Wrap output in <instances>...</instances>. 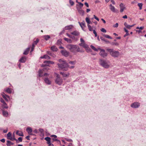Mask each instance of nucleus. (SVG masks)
Returning a JSON list of instances; mask_svg holds the SVG:
<instances>
[{"mask_svg":"<svg viewBox=\"0 0 146 146\" xmlns=\"http://www.w3.org/2000/svg\"><path fill=\"white\" fill-rule=\"evenodd\" d=\"M60 63L57 64L58 68L60 70L63 71H67L68 69L69 65L66 61L62 59L58 60Z\"/></svg>","mask_w":146,"mask_h":146,"instance_id":"nucleus-1","label":"nucleus"},{"mask_svg":"<svg viewBox=\"0 0 146 146\" xmlns=\"http://www.w3.org/2000/svg\"><path fill=\"white\" fill-rule=\"evenodd\" d=\"M66 48L69 49L70 51L76 54L77 52H82V50L80 49L79 47L76 45L68 44L66 46Z\"/></svg>","mask_w":146,"mask_h":146,"instance_id":"nucleus-2","label":"nucleus"},{"mask_svg":"<svg viewBox=\"0 0 146 146\" xmlns=\"http://www.w3.org/2000/svg\"><path fill=\"white\" fill-rule=\"evenodd\" d=\"M99 62L100 65L104 68H108L109 67V65L107 62L103 59L100 58Z\"/></svg>","mask_w":146,"mask_h":146,"instance_id":"nucleus-3","label":"nucleus"},{"mask_svg":"<svg viewBox=\"0 0 146 146\" xmlns=\"http://www.w3.org/2000/svg\"><path fill=\"white\" fill-rule=\"evenodd\" d=\"M110 54L113 57L117 58L119 56L120 53L117 51H115L112 49H110Z\"/></svg>","mask_w":146,"mask_h":146,"instance_id":"nucleus-4","label":"nucleus"},{"mask_svg":"<svg viewBox=\"0 0 146 146\" xmlns=\"http://www.w3.org/2000/svg\"><path fill=\"white\" fill-rule=\"evenodd\" d=\"M80 41L81 42V43L79 44V46L82 47L86 49H87L89 48L88 46L87 45V44H86L84 40L82 38H81L80 39Z\"/></svg>","mask_w":146,"mask_h":146,"instance_id":"nucleus-5","label":"nucleus"},{"mask_svg":"<svg viewBox=\"0 0 146 146\" xmlns=\"http://www.w3.org/2000/svg\"><path fill=\"white\" fill-rule=\"evenodd\" d=\"M55 82L59 85H61L62 83V79L61 78L58 74L56 76Z\"/></svg>","mask_w":146,"mask_h":146,"instance_id":"nucleus-6","label":"nucleus"},{"mask_svg":"<svg viewBox=\"0 0 146 146\" xmlns=\"http://www.w3.org/2000/svg\"><path fill=\"white\" fill-rule=\"evenodd\" d=\"M49 69L48 67H45L42 69H40L38 71V76L40 77L43 76V72H44L47 71Z\"/></svg>","mask_w":146,"mask_h":146,"instance_id":"nucleus-7","label":"nucleus"},{"mask_svg":"<svg viewBox=\"0 0 146 146\" xmlns=\"http://www.w3.org/2000/svg\"><path fill=\"white\" fill-rule=\"evenodd\" d=\"M98 49L100 50L99 54L102 57L105 58L107 56V54L105 52V50L100 48H98Z\"/></svg>","mask_w":146,"mask_h":146,"instance_id":"nucleus-8","label":"nucleus"},{"mask_svg":"<svg viewBox=\"0 0 146 146\" xmlns=\"http://www.w3.org/2000/svg\"><path fill=\"white\" fill-rule=\"evenodd\" d=\"M140 106L138 102H134L131 105V106L133 108H138Z\"/></svg>","mask_w":146,"mask_h":146,"instance_id":"nucleus-9","label":"nucleus"},{"mask_svg":"<svg viewBox=\"0 0 146 146\" xmlns=\"http://www.w3.org/2000/svg\"><path fill=\"white\" fill-rule=\"evenodd\" d=\"M110 9L113 12L115 13H118V10L115 9L114 6H112L111 4H110Z\"/></svg>","mask_w":146,"mask_h":146,"instance_id":"nucleus-10","label":"nucleus"},{"mask_svg":"<svg viewBox=\"0 0 146 146\" xmlns=\"http://www.w3.org/2000/svg\"><path fill=\"white\" fill-rule=\"evenodd\" d=\"M60 52L62 55L66 57H67L69 54V52L66 50H61Z\"/></svg>","mask_w":146,"mask_h":146,"instance_id":"nucleus-11","label":"nucleus"},{"mask_svg":"<svg viewBox=\"0 0 146 146\" xmlns=\"http://www.w3.org/2000/svg\"><path fill=\"white\" fill-rule=\"evenodd\" d=\"M119 7L120 9V12L121 13L122 12L124 9L125 8V5L123 3H121L119 5Z\"/></svg>","mask_w":146,"mask_h":146,"instance_id":"nucleus-12","label":"nucleus"},{"mask_svg":"<svg viewBox=\"0 0 146 146\" xmlns=\"http://www.w3.org/2000/svg\"><path fill=\"white\" fill-rule=\"evenodd\" d=\"M1 95L6 101H8L9 97L8 96L6 95L4 93H2L1 94Z\"/></svg>","mask_w":146,"mask_h":146,"instance_id":"nucleus-13","label":"nucleus"},{"mask_svg":"<svg viewBox=\"0 0 146 146\" xmlns=\"http://www.w3.org/2000/svg\"><path fill=\"white\" fill-rule=\"evenodd\" d=\"M44 81L45 83L48 85H50L51 84V81L48 78H45L44 79Z\"/></svg>","mask_w":146,"mask_h":146,"instance_id":"nucleus-14","label":"nucleus"},{"mask_svg":"<svg viewBox=\"0 0 146 146\" xmlns=\"http://www.w3.org/2000/svg\"><path fill=\"white\" fill-rule=\"evenodd\" d=\"M81 9L82 8H77V9L78 12L81 15L83 16L84 14V11L83 10H82Z\"/></svg>","mask_w":146,"mask_h":146,"instance_id":"nucleus-15","label":"nucleus"},{"mask_svg":"<svg viewBox=\"0 0 146 146\" xmlns=\"http://www.w3.org/2000/svg\"><path fill=\"white\" fill-rule=\"evenodd\" d=\"M26 131L29 135H32V134L31 133L32 132V130L31 127H28L26 129Z\"/></svg>","mask_w":146,"mask_h":146,"instance_id":"nucleus-16","label":"nucleus"},{"mask_svg":"<svg viewBox=\"0 0 146 146\" xmlns=\"http://www.w3.org/2000/svg\"><path fill=\"white\" fill-rule=\"evenodd\" d=\"M78 4H79L76 5V9H77V8H82V7L83 6V4L80 2L78 3Z\"/></svg>","mask_w":146,"mask_h":146,"instance_id":"nucleus-17","label":"nucleus"},{"mask_svg":"<svg viewBox=\"0 0 146 146\" xmlns=\"http://www.w3.org/2000/svg\"><path fill=\"white\" fill-rule=\"evenodd\" d=\"M73 26L72 25H69L68 26H67L65 27V30H68L71 29L73 28Z\"/></svg>","mask_w":146,"mask_h":146,"instance_id":"nucleus-18","label":"nucleus"},{"mask_svg":"<svg viewBox=\"0 0 146 146\" xmlns=\"http://www.w3.org/2000/svg\"><path fill=\"white\" fill-rule=\"evenodd\" d=\"M26 60V58L25 57V56H23L20 58L19 61L21 62L24 63L25 62Z\"/></svg>","mask_w":146,"mask_h":146,"instance_id":"nucleus-19","label":"nucleus"},{"mask_svg":"<svg viewBox=\"0 0 146 146\" xmlns=\"http://www.w3.org/2000/svg\"><path fill=\"white\" fill-rule=\"evenodd\" d=\"M16 133L17 135L19 136H23L24 135L23 132L21 131H17Z\"/></svg>","mask_w":146,"mask_h":146,"instance_id":"nucleus-20","label":"nucleus"},{"mask_svg":"<svg viewBox=\"0 0 146 146\" xmlns=\"http://www.w3.org/2000/svg\"><path fill=\"white\" fill-rule=\"evenodd\" d=\"M44 63L45 64H54V62L53 61L50 60H46L44 62Z\"/></svg>","mask_w":146,"mask_h":146,"instance_id":"nucleus-21","label":"nucleus"},{"mask_svg":"<svg viewBox=\"0 0 146 146\" xmlns=\"http://www.w3.org/2000/svg\"><path fill=\"white\" fill-rule=\"evenodd\" d=\"M71 34L75 36H78L80 34L79 33L76 31H75L71 33Z\"/></svg>","mask_w":146,"mask_h":146,"instance_id":"nucleus-22","label":"nucleus"},{"mask_svg":"<svg viewBox=\"0 0 146 146\" xmlns=\"http://www.w3.org/2000/svg\"><path fill=\"white\" fill-rule=\"evenodd\" d=\"M124 25L125 27H126L127 28L129 29H130L131 27H132L133 26H134V25H128L126 22L124 23Z\"/></svg>","mask_w":146,"mask_h":146,"instance_id":"nucleus-23","label":"nucleus"},{"mask_svg":"<svg viewBox=\"0 0 146 146\" xmlns=\"http://www.w3.org/2000/svg\"><path fill=\"white\" fill-rule=\"evenodd\" d=\"M40 58H45L47 59H50V57L47 55H45L43 56H41Z\"/></svg>","mask_w":146,"mask_h":146,"instance_id":"nucleus-24","label":"nucleus"},{"mask_svg":"<svg viewBox=\"0 0 146 146\" xmlns=\"http://www.w3.org/2000/svg\"><path fill=\"white\" fill-rule=\"evenodd\" d=\"M51 50L53 51H57L58 50V49L55 46H53L51 47Z\"/></svg>","mask_w":146,"mask_h":146,"instance_id":"nucleus-25","label":"nucleus"},{"mask_svg":"<svg viewBox=\"0 0 146 146\" xmlns=\"http://www.w3.org/2000/svg\"><path fill=\"white\" fill-rule=\"evenodd\" d=\"M30 50V48H27L23 52V54L24 55H27L28 54Z\"/></svg>","mask_w":146,"mask_h":146,"instance_id":"nucleus-26","label":"nucleus"},{"mask_svg":"<svg viewBox=\"0 0 146 146\" xmlns=\"http://www.w3.org/2000/svg\"><path fill=\"white\" fill-rule=\"evenodd\" d=\"M14 143L9 141L7 140V143L6 144L7 146H11V145H13Z\"/></svg>","mask_w":146,"mask_h":146,"instance_id":"nucleus-27","label":"nucleus"},{"mask_svg":"<svg viewBox=\"0 0 146 146\" xmlns=\"http://www.w3.org/2000/svg\"><path fill=\"white\" fill-rule=\"evenodd\" d=\"M79 24L80 25L81 28L83 29V27L85 26V22L84 21H83V22L81 23H80L79 22Z\"/></svg>","mask_w":146,"mask_h":146,"instance_id":"nucleus-28","label":"nucleus"},{"mask_svg":"<svg viewBox=\"0 0 146 146\" xmlns=\"http://www.w3.org/2000/svg\"><path fill=\"white\" fill-rule=\"evenodd\" d=\"M47 53L48 55L53 57H54L55 56V55L54 54H53V53H52L50 51H47Z\"/></svg>","mask_w":146,"mask_h":146,"instance_id":"nucleus-29","label":"nucleus"},{"mask_svg":"<svg viewBox=\"0 0 146 146\" xmlns=\"http://www.w3.org/2000/svg\"><path fill=\"white\" fill-rule=\"evenodd\" d=\"M76 60H74V61H70L68 63L72 65H74L76 63Z\"/></svg>","mask_w":146,"mask_h":146,"instance_id":"nucleus-30","label":"nucleus"},{"mask_svg":"<svg viewBox=\"0 0 146 146\" xmlns=\"http://www.w3.org/2000/svg\"><path fill=\"white\" fill-rule=\"evenodd\" d=\"M3 114L4 116L7 117L8 115V113L6 111H3Z\"/></svg>","mask_w":146,"mask_h":146,"instance_id":"nucleus-31","label":"nucleus"},{"mask_svg":"<svg viewBox=\"0 0 146 146\" xmlns=\"http://www.w3.org/2000/svg\"><path fill=\"white\" fill-rule=\"evenodd\" d=\"M64 39L65 41L67 42H69L70 43L72 42V40L70 39H69V38H64Z\"/></svg>","mask_w":146,"mask_h":146,"instance_id":"nucleus-32","label":"nucleus"},{"mask_svg":"<svg viewBox=\"0 0 146 146\" xmlns=\"http://www.w3.org/2000/svg\"><path fill=\"white\" fill-rule=\"evenodd\" d=\"M86 22L87 23L88 25H89V24L92 23L91 22L89 18L88 17H86Z\"/></svg>","mask_w":146,"mask_h":146,"instance_id":"nucleus-33","label":"nucleus"},{"mask_svg":"<svg viewBox=\"0 0 146 146\" xmlns=\"http://www.w3.org/2000/svg\"><path fill=\"white\" fill-rule=\"evenodd\" d=\"M5 90L7 93H11V89L9 88H8L6 89H5Z\"/></svg>","mask_w":146,"mask_h":146,"instance_id":"nucleus-34","label":"nucleus"},{"mask_svg":"<svg viewBox=\"0 0 146 146\" xmlns=\"http://www.w3.org/2000/svg\"><path fill=\"white\" fill-rule=\"evenodd\" d=\"M90 47L92 49H93L94 50L96 51H98V50H99L98 48L97 49L94 46H93L92 45H91L90 46Z\"/></svg>","mask_w":146,"mask_h":146,"instance_id":"nucleus-35","label":"nucleus"},{"mask_svg":"<svg viewBox=\"0 0 146 146\" xmlns=\"http://www.w3.org/2000/svg\"><path fill=\"white\" fill-rule=\"evenodd\" d=\"M88 27L89 31H93V28L89 25H88Z\"/></svg>","mask_w":146,"mask_h":146,"instance_id":"nucleus-36","label":"nucleus"},{"mask_svg":"<svg viewBox=\"0 0 146 146\" xmlns=\"http://www.w3.org/2000/svg\"><path fill=\"white\" fill-rule=\"evenodd\" d=\"M60 74H62L63 77H66L68 76L67 74H65L63 72H60Z\"/></svg>","mask_w":146,"mask_h":146,"instance_id":"nucleus-37","label":"nucleus"},{"mask_svg":"<svg viewBox=\"0 0 146 146\" xmlns=\"http://www.w3.org/2000/svg\"><path fill=\"white\" fill-rule=\"evenodd\" d=\"M111 44L112 45H115L116 46H118L119 45V43L117 42H112L111 43Z\"/></svg>","mask_w":146,"mask_h":146,"instance_id":"nucleus-38","label":"nucleus"},{"mask_svg":"<svg viewBox=\"0 0 146 146\" xmlns=\"http://www.w3.org/2000/svg\"><path fill=\"white\" fill-rule=\"evenodd\" d=\"M8 139H10L12 141H13V140H16V142L17 143H18V140L17 139H16L14 137L13 138H12L11 137V138H8Z\"/></svg>","mask_w":146,"mask_h":146,"instance_id":"nucleus-39","label":"nucleus"},{"mask_svg":"<svg viewBox=\"0 0 146 146\" xmlns=\"http://www.w3.org/2000/svg\"><path fill=\"white\" fill-rule=\"evenodd\" d=\"M44 37L45 39L46 40H48L50 38V36L48 35L44 36Z\"/></svg>","mask_w":146,"mask_h":146,"instance_id":"nucleus-40","label":"nucleus"},{"mask_svg":"<svg viewBox=\"0 0 146 146\" xmlns=\"http://www.w3.org/2000/svg\"><path fill=\"white\" fill-rule=\"evenodd\" d=\"M143 4L142 3H139L138 4V6L139 7V9L141 10L142 8Z\"/></svg>","mask_w":146,"mask_h":146,"instance_id":"nucleus-41","label":"nucleus"},{"mask_svg":"<svg viewBox=\"0 0 146 146\" xmlns=\"http://www.w3.org/2000/svg\"><path fill=\"white\" fill-rule=\"evenodd\" d=\"M11 133L10 132H9L7 134V137L8 138H8H11Z\"/></svg>","mask_w":146,"mask_h":146,"instance_id":"nucleus-42","label":"nucleus"},{"mask_svg":"<svg viewBox=\"0 0 146 146\" xmlns=\"http://www.w3.org/2000/svg\"><path fill=\"white\" fill-rule=\"evenodd\" d=\"M44 139L46 140V141H49L51 139L50 137H46L44 138Z\"/></svg>","mask_w":146,"mask_h":146,"instance_id":"nucleus-43","label":"nucleus"},{"mask_svg":"<svg viewBox=\"0 0 146 146\" xmlns=\"http://www.w3.org/2000/svg\"><path fill=\"white\" fill-rule=\"evenodd\" d=\"M66 35H67L69 37H70V38H72V39H73L74 38V36H72L70 35L69 34H68V33H66Z\"/></svg>","mask_w":146,"mask_h":146,"instance_id":"nucleus-44","label":"nucleus"},{"mask_svg":"<svg viewBox=\"0 0 146 146\" xmlns=\"http://www.w3.org/2000/svg\"><path fill=\"white\" fill-rule=\"evenodd\" d=\"M69 3L71 6H73L74 5V2L71 0H69Z\"/></svg>","mask_w":146,"mask_h":146,"instance_id":"nucleus-45","label":"nucleus"},{"mask_svg":"<svg viewBox=\"0 0 146 146\" xmlns=\"http://www.w3.org/2000/svg\"><path fill=\"white\" fill-rule=\"evenodd\" d=\"M100 30L101 31L105 33L106 32V31L105 29L102 28Z\"/></svg>","mask_w":146,"mask_h":146,"instance_id":"nucleus-46","label":"nucleus"},{"mask_svg":"<svg viewBox=\"0 0 146 146\" xmlns=\"http://www.w3.org/2000/svg\"><path fill=\"white\" fill-rule=\"evenodd\" d=\"M61 43V40L60 39H58L57 40V41L56 42V44H60Z\"/></svg>","mask_w":146,"mask_h":146,"instance_id":"nucleus-47","label":"nucleus"},{"mask_svg":"<svg viewBox=\"0 0 146 146\" xmlns=\"http://www.w3.org/2000/svg\"><path fill=\"white\" fill-rule=\"evenodd\" d=\"M0 101L1 102L3 103V104H5V105L6 104V103L5 102L3 99L2 98H1Z\"/></svg>","mask_w":146,"mask_h":146,"instance_id":"nucleus-48","label":"nucleus"},{"mask_svg":"<svg viewBox=\"0 0 146 146\" xmlns=\"http://www.w3.org/2000/svg\"><path fill=\"white\" fill-rule=\"evenodd\" d=\"M118 23H116L115 25H114L113 26V27L114 28H117L118 27Z\"/></svg>","mask_w":146,"mask_h":146,"instance_id":"nucleus-49","label":"nucleus"},{"mask_svg":"<svg viewBox=\"0 0 146 146\" xmlns=\"http://www.w3.org/2000/svg\"><path fill=\"white\" fill-rule=\"evenodd\" d=\"M38 41H39L38 39H37L36 41H34V42L33 43H34V44H35V45H36L37 44L38 42Z\"/></svg>","mask_w":146,"mask_h":146,"instance_id":"nucleus-50","label":"nucleus"},{"mask_svg":"<svg viewBox=\"0 0 146 146\" xmlns=\"http://www.w3.org/2000/svg\"><path fill=\"white\" fill-rule=\"evenodd\" d=\"M65 139L66 141H69V142H72V140L70 139H69L67 138H65Z\"/></svg>","mask_w":146,"mask_h":146,"instance_id":"nucleus-51","label":"nucleus"},{"mask_svg":"<svg viewBox=\"0 0 146 146\" xmlns=\"http://www.w3.org/2000/svg\"><path fill=\"white\" fill-rule=\"evenodd\" d=\"M93 33L95 35V37H96L97 36V33H96V31L94 30H93Z\"/></svg>","mask_w":146,"mask_h":146,"instance_id":"nucleus-52","label":"nucleus"},{"mask_svg":"<svg viewBox=\"0 0 146 146\" xmlns=\"http://www.w3.org/2000/svg\"><path fill=\"white\" fill-rule=\"evenodd\" d=\"M103 36L107 38H110V36L108 35L104 34Z\"/></svg>","mask_w":146,"mask_h":146,"instance_id":"nucleus-53","label":"nucleus"},{"mask_svg":"<svg viewBox=\"0 0 146 146\" xmlns=\"http://www.w3.org/2000/svg\"><path fill=\"white\" fill-rule=\"evenodd\" d=\"M3 107L4 108L6 109L8 108V106H7V104H6V105H5V104H3Z\"/></svg>","mask_w":146,"mask_h":146,"instance_id":"nucleus-54","label":"nucleus"},{"mask_svg":"<svg viewBox=\"0 0 146 146\" xmlns=\"http://www.w3.org/2000/svg\"><path fill=\"white\" fill-rule=\"evenodd\" d=\"M94 18L95 19H96L98 21H99V19L97 17H96L95 15H94Z\"/></svg>","mask_w":146,"mask_h":146,"instance_id":"nucleus-55","label":"nucleus"},{"mask_svg":"<svg viewBox=\"0 0 146 146\" xmlns=\"http://www.w3.org/2000/svg\"><path fill=\"white\" fill-rule=\"evenodd\" d=\"M22 138L21 137H19L18 138V141L20 142H22Z\"/></svg>","mask_w":146,"mask_h":146,"instance_id":"nucleus-56","label":"nucleus"},{"mask_svg":"<svg viewBox=\"0 0 146 146\" xmlns=\"http://www.w3.org/2000/svg\"><path fill=\"white\" fill-rule=\"evenodd\" d=\"M39 131L41 133H42L44 132L43 130L42 129H39Z\"/></svg>","mask_w":146,"mask_h":146,"instance_id":"nucleus-57","label":"nucleus"},{"mask_svg":"<svg viewBox=\"0 0 146 146\" xmlns=\"http://www.w3.org/2000/svg\"><path fill=\"white\" fill-rule=\"evenodd\" d=\"M74 67H75V66H74V65H73L72 66H69V67H68V68H71V69L74 68Z\"/></svg>","mask_w":146,"mask_h":146,"instance_id":"nucleus-58","label":"nucleus"},{"mask_svg":"<svg viewBox=\"0 0 146 146\" xmlns=\"http://www.w3.org/2000/svg\"><path fill=\"white\" fill-rule=\"evenodd\" d=\"M49 75V74H48V73H46L43 74V76H48Z\"/></svg>","mask_w":146,"mask_h":146,"instance_id":"nucleus-59","label":"nucleus"},{"mask_svg":"<svg viewBox=\"0 0 146 146\" xmlns=\"http://www.w3.org/2000/svg\"><path fill=\"white\" fill-rule=\"evenodd\" d=\"M100 39L102 40H103V41H105V39L104 38H103V37H102V36H101L100 37Z\"/></svg>","mask_w":146,"mask_h":146,"instance_id":"nucleus-60","label":"nucleus"},{"mask_svg":"<svg viewBox=\"0 0 146 146\" xmlns=\"http://www.w3.org/2000/svg\"><path fill=\"white\" fill-rule=\"evenodd\" d=\"M84 5L87 7H89V5L88 4V3H87V2H85V3H84Z\"/></svg>","mask_w":146,"mask_h":146,"instance_id":"nucleus-61","label":"nucleus"},{"mask_svg":"<svg viewBox=\"0 0 146 146\" xmlns=\"http://www.w3.org/2000/svg\"><path fill=\"white\" fill-rule=\"evenodd\" d=\"M0 141L3 142V143H4L5 141V139H3L0 140Z\"/></svg>","mask_w":146,"mask_h":146,"instance_id":"nucleus-62","label":"nucleus"},{"mask_svg":"<svg viewBox=\"0 0 146 146\" xmlns=\"http://www.w3.org/2000/svg\"><path fill=\"white\" fill-rule=\"evenodd\" d=\"M8 131V129H6L4 130H3V132L4 133H6Z\"/></svg>","mask_w":146,"mask_h":146,"instance_id":"nucleus-63","label":"nucleus"},{"mask_svg":"<svg viewBox=\"0 0 146 146\" xmlns=\"http://www.w3.org/2000/svg\"><path fill=\"white\" fill-rule=\"evenodd\" d=\"M129 35V33H126V34L124 35V37H125L126 36Z\"/></svg>","mask_w":146,"mask_h":146,"instance_id":"nucleus-64","label":"nucleus"}]
</instances>
